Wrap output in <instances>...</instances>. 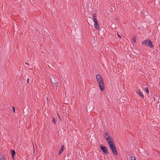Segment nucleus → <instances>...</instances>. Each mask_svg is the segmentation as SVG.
<instances>
[{
  "label": "nucleus",
  "instance_id": "1",
  "mask_svg": "<svg viewBox=\"0 0 160 160\" xmlns=\"http://www.w3.org/2000/svg\"><path fill=\"white\" fill-rule=\"evenodd\" d=\"M96 79L99 85L100 89L102 91H103L104 89V83L102 76L99 74H97L96 76Z\"/></svg>",
  "mask_w": 160,
  "mask_h": 160
},
{
  "label": "nucleus",
  "instance_id": "2",
  "mask_svg": "<svg viewBox=\"0 0 160 160\" xmlns=\"http://www.w3.org/2000/svg\"><path fill=\"white\" fill-rule=\"evenodd\" d=\"M109 146L112 151L113 153L115 155H118V153L116 149V147L113 143V141L109 142L108 143Z\"/></svg>",
  "mask_w": 160,
  "mask_h": 160
},
{
  "label": "nucleus",
  "instance_id": "3",
  "mask_svg": "<svg viewBox=\"0 0 160 160\" xmlns=\"http://www.w3.org/2000/svg\"><path fill=\"white\" fill-rule=\"evenodd\" d=\"M103 137L105 140L107 141L108 143L112 141V137L108 132H105L104 133Z\"/></svg>",
  "mask_w": 160,
  "mask_h": 160
},
{
  "label": "nucleus",
  "instance_id": "4",
  "mask_svg": "<svg viewBox=\"0 0 160 160\" xmlns=\"http://www.w3.org/2000/svg\"><path fill=\"white\" fill-rule=\"evenodd\" d=\"M142 44L151 48H152L153 46L151 41L149 39H147L143 41Z\"/></svg>",
  "mask_w": 160,
  "mask_h": 160
},
{
  "label": "nucleus",
  "instance_id": "5",
  "mask_svg": "<svg viewBox=\"0 0 160 160\" xmlns=\"http://www.w3.org/2000/svg\"><path fill=\"white\" fill-rule=\"evenodd\" d=\"M101 149L102 150V152L106 154H108V151L107 148L106 146H103L101 145L100 146Z\"/></svg>",
  "mask_w": 160,
  "mask_h": 160
},
{
  "label": "nucleus",
  "instance_id": "6",
  "mask_svg": "<svg viewBox=\"0 0 160 160\" xmlns=\"http://www.w3.org/2000/svg\"><path fill=\"white\" fill-rule=\"evenodd\" d=\"M94 22V26L95 28L97 30H99L100 29V25L98 23V21L93 22Z\"/></svg>",
  "mask_w": 160,
  "mask_h": 160
},
{
  "label": "nucleus",
  "instance_id": "7",
  "mask_svg": "<svg viewBox=\"0 0 160 160\" xmlns=\"http://www.w3.org/2000/svg\"><path fill=\"white\" fill-rule=\"evenodd\" d=\"M136 93L138 95L139 97H141L142 98H144V96L142 94L141 92L138 89L136 91Z\"/></svg>",
  "mask_w": 160,
  "mask_h": 160
},
{
  "label": "nucleus",
  "instance_id": "8",
  "mask_svg": "<svg viewBox=\"0 0 160 160\" xmlns=\"http://www.w3.org/2000/svg\"><path fill=\"white\" fill-rule=\"evenodd\" d=\"M64 148V145H62L61 146V149L59 151L58 154L59 155H60L62 153V152L63 151Z\"/></svg>",
  "mask_w": 160,
  "mask_h": 160
},
{
  "label": "nucleus",
  "instance_id": "9",
  "mask_svg": "<svg viewBox=\"0 0 160 160\" xmlns=\"http://www.w3.org/2000/svg\"><path fill=\"white\" fill-rule=\"evenodd\" d=\"M93 22L98 21L96 19V14L94 13L93 17Z\"/></svg>",
  "mask_w": 160,
  "mask_h": 160
},
{
  "label": "nucleus",
  "instance_id": "10",
  "mask_svg": "<svg viewBox=\"0 0 160 160\" xmlns=\"http://www.w3.org/2000/svg\"><path fill=\"white\" fill-rule=\"evenodd\" d=\"M12 151V158L13 159H14V156L15 155V150H13Z\"/></svg>",
  "mask_w": 160,
  "mask_h": 160
},
{
  "label": "nucleus",
  "instance_id": "11",
  "mask_svg": "<svg viewBox=\"0 0 160 160\" xmlns=\"http://www.w3.org/2000/svg\"><path fill=\"white\" fill-rule=\"evenodd\" d=\"M0 160H5L4 156L2 155H0Z\"/></svg>",
  "mask_w": 160,
  "mask_h": 160
},
{
  "label": "nucleus",
  "instance_id": "12",
  "mask_svg": "<svg viewBox=\"0 0 160 160\" xmlns=\"http://www.w3.org/2000/svg\"><path fill=\"white\" fill-rule=\"evenodd\" d=\"M145 91L146 92H147L148 93H149V90H148V88L147 87H146L145 88Z\"/></svg>",
  "mask_w": 160,
  "mask_h": 160
},
{
  "label": "nucleus",
  "instance_id": "13",
  "mask_svg": "<svg viewBox=\"0 0 160 160\" xmlns=\"http://www.w3.org/2000/svg\"><path fill=\"white\" fill-rule=\"evenodd\" d=\"M132 41L133 42L135 43L136 41V38H133L132 39Z\"/></svg>",
  "mask_w": 160,
  "mask_h": 160
},
{
  "label": "nucleus",
  "instance_id": "14",
  "mask_svg": "<svg viewBox=\"0 0 160 160\" xmlns=\"http://www.w3.org/2000/svg\"><path fill=\"white\" fill-rule=\"evenodd\" d=\"M131 160H136L134 157H131Z\"/></svg>",
  "mask_w": 160,
  "mask_h": 160
},
{
  "label": "nucleus",
  "instance_id": "15",
  "mask_svg": "<svg viewBox=\"0 0 160 160\" xmlns=\"http://www.w3.org/2000/svg\"><path fill=\"white\" fill-rule=\"evenodd\" d=\"M52 121L54 123V124H56V120L54 118H52Z\"/></svg>",
  "mask_w": 160,
  "mask_h": 160
},
{
  "label": "nucleus",
  "instance_id": "16",
  "mask_svg": "<svg viewBox=\"0 0 160 160\" xmlns=\"http://www.w3.org/2000/svg\"><path fill=\"white\" fill-rule=\"evenodd\" d=\"M12 109L13 111V112H14L15 113V108L14 107H12Z\"/></svg>",
  "mask_w": 160,
  "mask_h": 160
},
{
  "label": "nucleus",
  "instance_id": "17",
  "mask_svg": "<svg viewBox=\"0 0 160 160\" xmlns=\"http://www.w3.org/2000/svg\"><path fill=\"white\" fill-rule=\"evenodd\" d=\"M55 84L56 86V87H58V82H56L55 83Z\"/></svg>",
  "mask_w": 160,
  "mask_h": 160
},
{
  "label": "nucleus",
  "instance_id": "18",
  "mask_svg": "<svg viewBox=\"0 0 160 160\" xmlns=\"http://www.w3.org/2000/svg\"><path fill=\"white\" fill-rule=\"evenodd\" d=\"M27 82L28 83V82H29V79L28 78L27 79Z\"/></svg>",
  "mask_w": 160,
  "mask_h": 160
},
{
  "label": "nucleus",
  "instance_id": "19",
  "mask_svg": "<svg viewBox=\"0 0 160 160\" xmlns=\"http://www.w3.org/2000/svg\"><path fill=\"white\" fill-rule=\"evenodd\" d=\"M46 99H47V102H48V98H46Z\"/></svg>",
  "mask_w": 160,
  "mask_h": 160
},
{
  "label": "nucleus",
  "instance_id": "20",
  "mask_svg": "<svg viewBox=\"0 0 160 160\" xmlns=\"http://www.w3.org/2000/svg\"><path fill=\"white\" fill-rule=\"evenodd\" d=\"M25 64H27V65H28V63H27V62H25Z\"/></svg>",
  "mask_w": 160,
  "mask_h": 160
},
{
  "label": "nucleus",
  "instance_id": "21",
  "mask_svg": "<svg viewBox=\"0 0 160 160\" xmlns=\"http://www.w3.org/2000/svg\"><path fill=\"white\" fill-rule=\"evenodd\" d=\"M118 37H121V36L119 35L118 34Z\"/></svg>",
  "mask_w": 160,
  "mask_h": 160
},
{
  "label": "nucleus",
  "instance_id": "22",
  "mask_svg": "<svg viewBox=\"0 0 160 160\" xmlns=\"http://www.w3.org/2000/svg\"><path fill=\"white\" fill-rule=\"evenodd\" d=\"M58 118H59L60 119V117H59V115H58Z\"/></svg>",
  "mask_w": 160,
  "mask_h": 160
},
{
  "label": "nucleus",
  "instance_id": "23",
  "mask_svg": "<svg viewBox=\"0 0 160 160\" xmlns=\"http://www.w3.org/2000/svg\"><path fill=\"white\" fill-rule=\"evenodd\" d=\"M12 159H12L13 160H14V159H13V158H12Z\"/></svg>",
  "mask_w": 160,
  "mask_h": 160
}]
</instances>
